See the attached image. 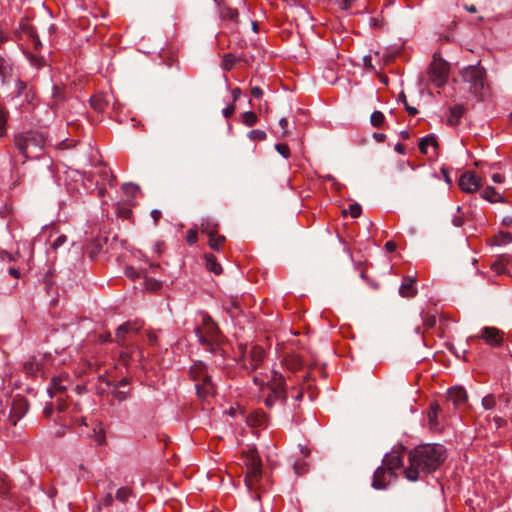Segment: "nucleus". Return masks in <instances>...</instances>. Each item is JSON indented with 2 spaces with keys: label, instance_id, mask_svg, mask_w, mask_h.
I'll use <instances>...</instances> for the list:
<instances>
[{
  "label": "nucleus",
  "instance_id": "f257e3e1",
  "mask_svg": "<svg viewBox=\"0 0 512 512\" xmlns=\"http://www.w3.org/2000/svg\"><path fill=\"white\" fill-rule=\"evenodd\" d=\"M446 459V449L441 444L418 445L408 454L405 477L412 482L422 480L436 471Z\"/></svg>",
  "mask_w": 512,
  "mask_h": 512
},
{
  "label": "nucleus",
  "instance_id": "f03ea898",
  "mask_svg": "<svg viewBox=\"0 0 512 512\" xmlns=\"http://www.w3.org/2000/svg\"><path fill=\"white\" fill-rule=\"evenodd\" d=\"M196 322L194 331L199 343L214 354L221 352L223 335L210 315L200 311L197 314Z\"/></svg>",
  "mask_w": 512,
  "mask_h": 512
},
{
  "label": "nucleus",
  "instance_id": "7ed1b4c3",
  "mask_svg": "<svg viewBox=\"0 0 512 512\" xmlns=\"http://www.w3.org/2000/svg\"><path fill=\"white\" fill-rule=\"evenodd\" d=\"M47 142L44 131L28 130L18 133L14 137V145L25 159L38 158Z\"/></svg>",
  "mask_w": 512,
  "mask_h": 512
},
{
  "label": "nucleus",
  "instance_id": "20e7f679",
  "mask_svg": "<svg viewBox=\"0 0 512 512\" xmlns=\"http://www.w3.org/2000/svg\"><path fill=\"white\" fill-rule=\"evenodd\" d=\"M285 378L286 376L277 370L271 371V376L267 378V381L259 379L257 376L254 377V381L257 384L261 386L266 384L268 389L271 391V394H269L265 399L267 406H272L277 400L284 401L287 397V392L285 390Z\"/></svg>",
  "mask_w": 512,
  "mask_h": 512
},
{
  "label": "nucleus",
  "instance_id": "39448f33",
  "mask_svg": "<svg viewBox=\"0 0 512 512\" xmlns=\"http://www.w3.org/2000/svg\"><path fill=\"white\" fill-rule=\"evenodd\" d=\"M191 379L195 382L197 395L207 398L214 394L215 387L207 372V367L202 361H196L189 370Z\"/></svg>",
  "mask_w": 512,
  "mask_h": 512
},
{
  "label": "nucleus",
  "instance_id": "423d86ee",
  "mask_svg": "<svg viewBox=\"0 0 512 512\" xmlns=\"http://www.w3.org/2000/svg\"><path fill=\"white\" fill-rule=\"evenodd\" d=\"M485 74V70L479 65L467 66L461 71L463 81L469 84V91L479 97L484 96L487 90Z\"/></svg>",
  "mask_w": 512,
  "mask_h": 512
},
{
  "label": "nucleus",
  "instance_id": "0eeeda50",
  "mask_svg": "<svg viewBox=\"0 0 512 512\" xmlns=\"http://www.w3.org/2000/svg\"><path fill=\"white\" fill-rule=\"evenodd\" d=\"M243 459L246 465L245 484L249 490H253L261 477L262 462L258 453L251 448L243 452Z\"/></svg>",
  "mask_w": 512,
  "mask_h": 512
},
{
  "label": "nucleus",
  "instance_id": "6e6552de",
  "mask_svg": "<svg viewBox=\"0 0 512 512\" xmlns=\"http://www.w3.org/2000/svg\"><path fill=\"white\" fill-rule=\"evenodd\" d=\"M239 350L241 353L239 363L247 371L257 369L265 358V351L259 346L240 345Z\"/></svg>",
  "mask_w": 512,
  "mask_h": 512
},
{
  "label": "nucleus",
  "instance_id": "1a4fd4ad",
  "mask_svg": "<svg viewBox=\"0 0 512 512\" xmlns=\"http://www.w3.org/2000/svg\"><path fill=\"white\" fill-rule=\"evenodd\" d=\"M428 74L431 82L436 87H442L446 84L449 77V64L435 54L430 64Z\"/></svg>",
  "mask_w": 512,
  "mask_h": 512
},
{
  "label": "nucleus",
  "instance_id": "9d476101",
  "mask_svg": "<svg viewBox=\"0 0 512 512\" xmlns=\"http://www.w3.org/2000/svg\"><path fill=\"white\" fill-rule=\"evenodd\" d=\"M50 359L47 354L33 355L23 363V371L28 376H43Z\"/></svg>",
  "mask_w": 512,
  "mask_h": 512
},
{
  "label": "nucleus",
  "instance_id": "9b49d317",
  "mask_svg": "<svg viewBox=\"0 0 512 512\" xmlns=\"http://www.w3.org/2000/svg\"><path fill=\"white\" fill-rule=\"evenodd\" d=\"M458 185L465 193H475L480 189L482 183L474 171H465L460 176Z\"/></svg>",
  "mask_w": 512,
  "mask_h": 512
},
{
  "label": "nucleus",
  "instance_id": "f8f14e48",
  "mask_svg": "<svg viewBox=\"0 0 512 512\" xmlns=\"http://www.w3.org/2000/svg\"><path fill=\"white\" fill-rule=\"evenodd\" d=\"M405 455L404 447H397L392 449L389 453L384 456V467L394 472L396 469L403 466V458Z\"/></svg>",
  "mask_w": 512,
  "mask_h": 512
},
{
  "label": "nucleus",
  "instance_id": "ddd939ff",
  "mask_svg": "<svg viewBox=\"0 0 512 512\" xmlns=\"http://www.w3.org/2000/svg\"><path fill=\"white\" fill-rule=\"evenodd\" d=\"M394 478H395L394 472H391L384 466L379 467L374 472L372 486L375 489H384Z\"/></svg>",
  "mask_w": 512,
  "mask_h": 512
},
{
  "label": "nucleus",
  "instance_id": "4468645a",
  "mask_svg": "<svg viewBox=\"0 0 512 512\" xmlns=\"http://www.w3.org/2000/svg\"><path fill=\"white\" fill-rule=\"evenodd\" d=\"M479 337L490 346H500L503 343V333L495 327H483Z\"/></svg>",
  "mask_w": 512,
  "mask_h": 512
},
{
  "label": "nucleus",
  "instance_id": "2eb2a0df",
  "mask_svg": "<svg viewBox=\"0 0 512 512\" xmlns=\"http://www.w3.org/2000/svg\"><path fill=\"white\" fill-rule=\"evenodd\" d=\"M416 283V277L415 276H405L400 287H399V294L402 297H413L417 293V288L415 286Z\"/></svg>",
  "mask_w": 512,
  "mask_h": 512
},
{
  "label": "nucleus",
  "instance_id": "dca6fc26",
  "mask_svg": "<svg viewBox=\"0 0 512 512\" xmlns=\"http://www.w3.org/2000/svg\"><path fill=\"white\" fill-rule=\"evenodd\" d=\"M447 399L449 402H452L454 406H458L467 400V393L462 387L450 388L447 393Z\"/></svg>",
  "mask_w": 512,
  "mask_h": 512
},
{
  "label": "nucleus",
  "instance_id": "f3484780",
  "mask_svg": "<svg viewBox=\"0 0 512 512\" xmlns=\"http://www.w3.org/2000/svg\"><path fill=\"white\" fill-rule=\"evenodd\" d=\"M62 382L63 381L60 377L52 378L51 385L47 388V392L51 398H54L59 394H65L66 386Z\"/></svg>",
  "mask_w": 512,
  "mask_h": 512
},
{
  "label": "nucleus",
  "instance_id": "a211bd4d",
  "mask_svg": "<svg viewBox=\"0 0 512 512\" xmlns=\"http://www.w3.org/2000/svg\"><path fill=\"white\" fill-rule=\"evenodd\" d=\"M440 412V407L437 403H432L430 406V410L427 414L428 425L430 429L436 430L439 428L438 415Z\"/></svg>",
  "mask_w": 512,
  "mask_h": 512
},
{
  "label": "nucleus",
  "instance_id": "6ab92c4d",
  "mask_svg": "<svg viewBox=\"0 0 512 512\" xmlns=\"http://www.w3.org/2000/svg\"><path fill=\"white\" fill-rule=\"evenodd\" d=\"M284 368L289 372H296L302 368V361L297 355H291L286 357L282 361Z\"/></svg>",
  "mask_w": 512,
  "mask_h": 512
},
{
  "label": "nucleus",
  "instance_id": "aec40b11",
  "mask_svg": "<svg viewBox=\"0 0 512 512\" xmlns=\"http://www.w3.org/2000/svg\"><path fill=\"white\" fill-rule=\"evenodd\" d=\"M481 197L491 203L505 202L504 198L492 186H487L481 193Z\"/></svg>",
  "mask_w": 512,
  "mask_h": 512
},
{
  "label": "nucleus",
  "instance_id": "412c9836",
  "mask_svg": "<svg viewBox=\"0 0 512 512\" xmlns=\"http://www.w3.org/2000/svg\"><path fill=\"white\" fill-rule=\"evenodd\" d=\"M448 121L450 124L455 125L459 122L460 118L465 113V108L462 105H455L450 108Z\"/></svg>",
  "mask_w": 512,
  "mask_h": 512
},
{
  "label": "nucleus",
  "instance_id": "4be33fe9",
  "mask_svg": "<svg viewBox=\"0 0 512 512\" xmlns=\"http://www.w3.org/2000/svg\"><path fill=\"white\" fill-rule=\"evenodd\" d=\"M218 225L211 219H204L201 223V231L206 234L209 238L217 233Z\"/></svg>",
  "mask_w": 512,
  "mask_h": 512
},
{
  "label": "nucleus",
  "instance_id": "5701e85b",
  "mask_svg": "<svg viewBox=\"0 0 512 512\" xmlns=\"http://www.w3.org/2000/svg\"><path fill=\"white\" fill-rule=\"evenodd\" d=\"M205 260H206V267L209 271L213 272L216 275H218L222 272V267L217 262L216 257L213 254H206Z\"/></svg>",
  "mask_w": 512,
  "mask_h": 512
},
{
  "label": "nucleus",
  "instance_id": "b1692460",
  "mask_svg": "<svg viewBox=\"0 0 512 512\" xmlns=\"http://www.w3.org/2000/svg\"><path fill=\"white\" fill-rule=\"evenodd\" d=\"M509 256H502L499 260L495 261L491 268L497 274H505L507 273L506 264L509 263Z\"/></svg>",
  "mask_w": 512,
  "mask_h": 512
},
{
  "label": "nucleus",
  "instance_id": "393cba45",
  "mask_svg": "<svg viewBox=\"0 0 512 512\" xmlns=\"http://www.w3.org/2000/svg\"><path fill=\"white\" fill-rule=\"evenodd\" d=\"M91 437L94 438L97 445H103L105 443L106 435L104 429L100 424H96L92 429Z\"/></svg>",
  "mask_w": 512,
  "mask_h": 512
},
{
  "label": "nucleus",
  "instance_id": "a878e982",
  "mask_svg": "<svg viewBox=\"0 0 512 512\" xmlns=\"http://www.w3.org/2000/svg\"><path fill=\"white\" fill-rule=\"evenodd\" d=\"M512 242V235L509 232H499L493 237V244L497 246L506 245Z\"/></svg>",
  "mask_w": 512,
  "mask_h": 512
},
{
  "label": "nucleus",
  "instance_id": "bb28decb",
  "mask_svg": "<svg viewBox=\"0 0 512 512\" xmlns=\"http://www.w3.org/2000/svg\"><path fill=\"white\" fill-rule=\"evenodd\" d=\"M137 329L138 328H134L131 323H125V324L120 325L116 331L117 341L122 342L127 333H129L132 330H137Z\"/></svg>",
  "mask_w": 512,
  "mask_h": 512
},
{
  "label": "nucleus",
  "instance_id": "cd10ccee",
  "mask_svg": "<svg viewBox=\"0 0 512 512\" xmlns=\"http://www.w3.org/2000/svg\"><path fill=\"white\" fill-rule=\"evenodd\" d=\"M225 242V236L214 234V236L209 238V245L214 250H220Z\"/></svg>",
  "mask_w": 512,
  "mask_h": 512
},
{
  "label": "nucleus",
  "instance_id": "c85d7f7f",
  "mask_svg": "<svg viewBox=\"0 0 512 512\" xmlns=\"http://www.w3.org/2000/svg\"><path fill=\"white\" fill-rule=\"evenodd\" d=\"M236 60L237 59L233 54H226L223 57L221 66L224 70L230 71L233 69Z\"/></svg>",
  "mask_w": 512,
  "mask_h": 512
},
{
  "label": "nucleus",
  "instance_id": "c756f323",
  "mask_svg": "<svg viewBox=\"0 0 512 512\" xmlns=\"http://www.w3.org/2000/svg\"><path fill=\"white\" fill-rule=\"evenodd\" d=\"M242 121L246 126L252 127L257 123L258 117L254 112L247 111L243 114Z\"/></svg>",
  "mask_w": 512,
  "mask_h": 512
},
{
  "label": "nucleus",
  "instance_id": "7c9ffc66",
  "mask_svg": "<svg viewBox=\"0 0 512 512\" xmlns=\"http://www.w3.org/2000/svg\"><path fill=\"white\" fill-rule=\"evenodd\" d=\"M370 121L374 127H381L385 121V116L381 111H374L371 114Z\"/></svg>",
  "mask_w": 512,
  "mask_h": 512
},
{
  "label": "nucleus",
  "instance_id": "2f4dec72",
  "mask_svg": "<svg viewBox=\"0 0 512 512\" xmlns=\"http://www.w3.org/2000/svg\"><path fill=\"white\" fill-rule=\"evenodd\" d=\"M132 495V490L127 487H121L116 492V499L122 503L126 502L127 499Z\"/></svg>",
  "mask_w": 512,
  "mask_h": 512
},
{
  "label": "nucleus",
  "instance_id": "473e14b6",
  "mask_svg": "<svg viewBox=\"0 0 512 512\" xmlns=\"http://www.w3.org/2000/svg\"><path fill=\"white\" fill-rule=\"evenodd\" d=\"M21 29H22V31L27 33L32 38L33 44H34L35 48H37L38 45H40V40H39V37L36 35L34 29L26 23L21 24Z\"/></svg>",
  "mask_w": 512,
  "mask_h": 512
},
{
  "label": "nucleus",
  "instance_id": "72a5a7b5",
  "mask_svg": "<svg viewBox=\"0 0 512 512\" xmlns=\"http://www.w3.org/2000/svg\"><path fill=\"white\" fill-rule=\"evenodd\" d=\"M122 190L127 196H130L131 198H135L139 193V187L132 183L123 184Z\"/></svg>",
  "mask_w": 512,
  "mask_h": 512
},
{
  "label": "nucleus",
  "instance_id": "f704fd0d",
  "mask_svg": "<svg viewBox=\"0 0 512 512\" xmlns=\"http://www.w3.org/2000/svg\"><path fill=\"white\" fill-rule=\"evenodd\" d=\"M6 125H7V113L4 110V108H2L0 106V138L5 137L7 134Z\"/></svg>",
  "mask_w": 512,
  "mask_h": 512
},
{
  "label": "nucleus",
  "instance_id": "c9c22d12",
  "mask_svg": "<svg viewBox=\"0 0 512 512\" xmlns=\"http://www.w3.org/2000/svg\"><path fill=\"white\" fill-rule=\"evenodd\" d=\"M435 144V140L433 137L431 136H425L423 137L421 140H420V143H419V150L422 152V153H427V148L428 146L430 145H434Z\"/></svg>",
  "mask_w": 512,
  "mask_h": 512
},
{
  "label": "nucleus",
  "instance_id": "e433bc0d",
  "mask_svg": "<svg viewBox=\"0 0 512 512\" xmlns=\"http://www.w3.org/2000/svg\"><path fill=\"white\" fill-rule=\"evenodd\" d=\"M293 467L297 475L305 474L308 471V464L304 460H297Z\"/></svg>",
  "mask_w": 512,
  "mask_h": 512
},
{
  "label": "nucleus",
  "instance_id": "4c0bfd02",
  "mask_svg": "<svg viewBox=\"0 0 512 512\" xmlns=\"http://www.w3.org/2000/svg\"><path fill=\"white\" fill-rule=\"evenodd\" d=\"M248 137L252 141H255V140L263 141L266 139L267 135H266L265 131L255 129V130H251L248 133Z\"/></svg>",
  "mask_w": 512,
  "mask_h": 512
},
{
  "label": "nucleus",
  "instance_id": "58836bf2",
  "mask_svg": "<svg viewBox=\"0 0 512 512\" xmlns=\"http://www.w3.org/2000/svg\"><path fill=\"white\" fill-rule=\"evenodd\" d=\"M495 405H496V400L493 395L489 394V395H486L485 397H483L482 406L485 410H491L495 407Z\"/></svg>",
  "mask_w": 512,
  "mask_h": 512
},
{
  "label": "nucleus",
  "instance_id": "ea45409f",
  "mask_svg": "<svg viewBox=\"0 0 512 512\" xmlns=\"http://www.w3.org/2000/svg\"><path fill=\"white\" fill-rule=\"evenodd\" d=\"M9 72L10 65L8 61L2 56H0V77L4 79Z\"/></svg>",
  "mask_w": 512,
  "mask_h": 512
},
{
  "label": "nucleus",
  "instance_id": "a19ab883",
  "mask_svg": "<svg viewBox=\"0 0 512 512\" xmlns=\"http://www.w3.org/2000/svg\"><path fill=\"white\" fill-rule=\"evenodd\" d=\"M275 148L279 154H281L284 158H288L290 156V149L288 145L278 143L275 145Z\"/></svg>",
  "mask_w": 512,
  "mask_h": 512
},
{
  "label": "nucleus",
  "instance_id": "79ce46f5",
  "mask_svg": "<svg viewBox=\"0 0 512 512\" xmlns=\"http://www.w3.org/2000/svg\"><path fill=\"white\" fill-rule=\"evenodd\" d=\"M56 398V406L58 411L61 413L66 409V400H65V394L64 395H58Z\"/></svg>",
  "mask_w": 512,
  "mask_h": 512
},
{
  "label": "nucleus",
  "instance_id": "37998d69",
  "mask_svg": "<svg viewBox=\"0 0 512 512\" xmlns=\"http://www.w3.org/2000/svg\"><path fill=\"white\" fill-rule=\"evenodd\" d=\"M67 237L65 235L58 236L54 242L52 243L51 247L53 250H57L59 247H61L64 243H66Z\"/></svg>",
  "mask_w": 512,
  "mask_h": 512
},
{
  "label": "nucleus",
  "instance_id": "c03bdc74",
  "mask_svg": "<svg viewBox=\"0 0 512 512\" xmlns=\"http://www.w3.org/2000/svg\"><path fill=\"white\" fill-rule=\"evenodd\" d=\"M14 260H15V258H14V256L11 253H9V252H7L5 250H0V263H2V262L9 263V262H12Z\"/></svg>",
  "mask_w": 512,
  "mask_h": 512
},
{
  "label": "nucleus",
  "instance_id": "a18cd8bd",
  "mask_svg": "<svg viewBox=\"0 0 512 512\" xmlns=\"http://www.w3.org/2000/svg\"><path fill=\"white\" fill-rule=\"evenodd\" d=\"M197 239H198L197 231L193 230V229H190L187 232V237H186V240H187L188 244L193 245L194 243L197 242Z\"/></svg>",
  "mask_w": 512,
  "mask_h": 512
},
{
  "label": "nucleus",
  "instance_id": "49530a36",
  "mask_svg": "<svg viewBox=\"0 0 512 512\" xmlns=\"http://www.w3.org/2000/svg\"><path fill=\"white\" fill-rule=\"evenodd\" d=\"M361 211H362L361 206H360V205H358V204H352V205H350V207H349V213H350V215H351L353 218H357V217H359V216H360V214H361Z\"/></svg>",
  "mask_w": 512,
  "mask_h": 512
},
{
  "label": "nucleus",
  "instance_id": "de8ad7c7",
  "mask_svg": "<svg viewBox=\"0 0 512 512\" xmlns=\"http://www.w3.org/2000/svg\"><path fill=\"white\" fill-rule=\"evenodd\" d=\"M235 111V105L234 104H229L227 105L223 110H222V114L225 118H229L230 116L233 115Z\"/></svg>",
  "mask_w": 512,
  "mask_h": 512
},
{
  "label": "nucleus",
  "instance_id": "09e8293b",
  "mask_svg": "<svg viewBox=\"0 0 512 512\" xmlns=\"http://www.w3.org/2000/svg\"><path fill=\"white\" fill-rule=\"evenodd\" d=\"M91 104L94 107V109L97 111H102L104 109V105L97 98H92Z\"/></svg>",
  "mask_w": 512,
  "mask_h": 512
},
{
  "label": "nucleus",
  "instance_id": "8fccbe9b",
  "mask_svg": "<svg viewBox=\"0 0 512 512\" xmlns=\"http://www.w3.org/2000/svg\"><path fill=\"white\" fill-rule=\"evenodd\" d=\"M9 490V485L5 480L0 479V496L5 495Z\"/></svg>",
  "mask_w": 512,
  "mask_h": 512
},
{
  "label": "nucleus",
  "instance_id": "3c124183",
  "mask_svg": "<svg viewBox=\"0 0 512 512\" xmlns=\"http://www.w3.org/2000/svg\"><path fill=\"white\" fill-rule=\"evenodd\" d=\"M279 125L282 128V135L285 136L287 134L288 120L286 118H281L279 120Z\"/></svg>",
  "mask_w": 512,
  "mask_h": 512
},
{
  "label": "nucleus",
  "instance_id": "603ef678",
  "mask_svg": "<svg viewBox=\"0 0 512 512\" xmlns=\"http://www.w3.org/2000/svg\"><path fill=\"white\" fill-rule=\"evenodd\" d=\"M16 89H17V94L21 95L23 93V91L26 89V83L21 80H17Z\"/></svg>",
  "mask_w": 512,
  "mask_h": 512
},
{
  "label": "nucleus",
  "instance_id": "864d4df0",
  "mask_svg": "<svg viewBox=\"0 0 512 512\" xmlns=\"http://www.w3.org/2000/svg\"><path fill=\"white\" fill-rule=\"evenodd\" d=\"M251 94L255 98H260L263 95V91L260 87L256 86L251 89Z\"/></svg>",
  "mask_w": 512,
  "mask_h": 512
},
{
  "label": "nucleus",
  "instance_id": "5fc2aeb1",
  "mask_svg": "<svg viewBox=\"0 0 512 512\" xmlns=\"http://www.w3.org/2000/svg\"><path fill=\"white\" fill-rule=\"evenodd\" d=\"M43 413L46 417H50L53 413V404L52 403L46 404V406L44 407Z\"/></svg>",
  "mask_w": 512,
  "mask_h": 512
},
{
  "label": "nucleus",
  "instance_id": "6e6d98bb",
  "mask_svg": "<svg viewBox=\"0 0 512 512\" xmlns=\"http://www.w3.org/2000/svg\"><path fill=\"white\" fill-rule=\"evenodd\" d=\"M151 217L153 218L154 223L157 224L158 220L161 217V211H159L157 209L152 210L151 211Z\"/></svg>",
  "mask_w": 512,
  "mask_h": 512
},
{
  "label": "nucleus",
  "instance_id": "4d7b16f0",
  "mask_svg": "<svg viewBox=\"0 0 512 512\" xmlns=\"http://www.w3.org/2000/svg\"><path fill=\"white\" fill-rule=\"evenodd\" d=\"M241 95V89L236 87L232 90V99L233 101H237Z\"/></svg>",
  "mask_w": 512,
  "mask_h": 512
},
{
  "label": "nucleus",
  "instance_id": "13d9d810",
  "mask_svg": "<svg viewBox=\"0 0 512 512\" xmlns=\"http://www.w3.org/2000/svg\"><path fill=\"white\" fill-rule=\"evenodd\" d=\"M373 138H374L377 142L381 143V142H384V141H385V139H386V135H385V134H383V133H374V134H373Z\"/></svg>",
  "mask_w": 512,
  "mask_h": 512
},
{
  "label": "nucleus",
  "instance_id": "bf43d9fd",
  "mask_svg": "<svg viewBox=\"0 0 512 512\" xmlns=\"http://www.w3.org/2000/svg\"><path fill=\"white\" fill-rule=\"evenodd\" d=\"M148 343L150 345H156L157 344V335L155 333H149L148 334Z\"/></svg>",
  "mask_w": 512,
  "mask_h": 512
},
{
  "label": "nucleus",
  "instance_id": "052dcab7",
  "mask_svg": "<svg viewBox=\"0 0 512 512\" xmlns=\"http://www.w3.org/2000/svg\"><path fill=\"white\" fill-rule=\"evenodd\" d=\"M492 180L495 183H502L504 181V176L499 173H495L492 175Z\"/></svg>",
  "mask_w": 512,
  "mask_h": 512
},
{
  "label": "nucleus",
  "instance_id": "680f3d73",
  "mask_svg": "<svg viewBox=\"0 0 512 512\" xmlns=\"http://www.w3.org/2000/svg\"><path fill=\"white\" fill-rule=\"evenodd\" d=\"M404 105H405V108H406L407 112H408L410 115L414 116V115H416V114L418 113V110H417L415 107H411V106H409V105L407 104V102H405V104H404Z\"/></svg>",
  "mask_w": 512,
  "mask_h": 512
},
{
  "label": "nucleus",
  "instance_id": "e2e57ef3",
  "mask_svg": "<svg viewBox=\"0 0 512 512\" xmlns=\"http://www.w3.org/2000/svg\"><path fill=\"white\" fill-rule=\"evenodd\" d=\"M8 273L14 278H18L20 276L19 270L13 267L8 268Z\"/></svg>",
  "mask_w": 512,
  "mask_h": 512
},
{
  "label": "nucleus",
  "instance_id": "0e129e2a",
  "mask_svg": "<svg viewBox=\"0 0 512 512\" xmlns=\"http://www.w3.org/2000/svg\"><path fill=\"white\" fill-rule=\"evenodd\" d=\"M452 223L456 227H460L463 224V219L461 217L455 216L452 220Z\"/></svg>",
  "mask_w": 512,
  "mask_h": 512
},
{
  "label": "nucleus",
  "instance_id": "69168bd1",
  "mask_svg": "<svg viewBox=\"0 0 512 512\" xmlns=\"http://www.w3.org/2000/svg\"><path fill=\"white\" fill-rule=\"evenodd\" d=\"M385 247L389 252H393L396 249V244L393 241H388Z\"/></svg>",
  "mask_w": 512,
  "mask_h": 512
},
{
  "label": "nucleus",
  "instance_id": "338daca9",
  "mask_svg": "<svg viewBox=\"0 0 512 512\" xmlns=\"http://www.w3.org/2000/svg\"><path fill=\"white\" fill-rule=\"evenodd\" d=\"M291 397L296 400V401H299L302 399L303 397V392L302 391H296L295 393H291Z\"/></svg>",
  "mask_w": 512,
  "mask_h": 512
},
{
  "label": "nucleus",
  "instance_id": "774afa93",
  "mask_svg": "<svg viewBox=\"0 0 512 512\" xmlns=\"http://www.w3.org/2000/svg\"><path fill=\"white\" fill-rule=\"evenodd\" d=\"M394 149H395V151H396V152H398V153H400V154H404V153H405V147H404V145H403V144H401V143H397V144L395 145V148H394Z\"/></svg>",
  "mask_w": 512,
  "mask_h": 512
}]
</instances>
